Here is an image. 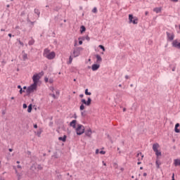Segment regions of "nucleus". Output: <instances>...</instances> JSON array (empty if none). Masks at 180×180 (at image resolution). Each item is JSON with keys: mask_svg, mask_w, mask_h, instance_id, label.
Segmentation results:
<instances>
[{"mask_svg": "<svg viewBox=\"0 0 180 180\" xmlns=\"http://www.w3.org/2000/svg\"><path fill=\"white\" fill-rule=\"evenodd\" d=\"M41 133H43V130H41V129H39L37 131V136H38L39 137H40V136H41Z\"/></svg>", "mask_w": 180, "mask_h": 180, "instance_id": "nucleus-24", "label": "nucleus"}, {"mask_svg": "<svg viewBox=\"0 0 180 180\" xmlns=\"http://www.w3.org/2000/svg\"><path fill=\"white\" fill-rule=\"evenodd\" d=\"M101 67L100 64H94L91 66L92 71H98L99 70V68Z\"/></svg>", "mask_w": 180, "mask_h": 180, "instance_id": "nucleus-9", "label": "nucleus"}, {"mask_svg": "<svg viewBox=\"0 0 180 180\" xmlns=\"http://www.w3.org/2000/svg\"><path fill=\"white\" fill-rule=\"evenodd\" d=\"M155 153V155H157V157H160V155H161V151L158 150H155L154 151Z\"/></svg>", "mask_w": 180, "mask_h": 180, "instance_id": "nucleus-29", "label": "nucleus"}, {"mask_svg": "<svg viewBox=\"0 0 180 180\" xmlns=\"http://www.w3.org/2000/svg\"><path fill=\"white\" fill-rule=\"evenodd\" d=\"M58 140H59L60 141L65 142V141H67V136H66V135H64L63 136H60V137L58 138Z\"/></svg>", "mask_w": 180, "mask_h": 180, "instance_id": "nucleus-17", "label": "nucleus"}, {"mask_svg": "<svg viewBox=\"0 0 180 180\" xmlns=\"http://www.w3.org/2000/svg\"><path fill=\"white\" fill-rule=\"evenodd\" d=\"M99 153H100V152H99V149H96V154H99Z\"/></svg>", "mask_w": 180, "mask_h": 180, "instance_id": "nucleus-51", "label": "nucleus"}, {"mask_svg": "<svg viewBox=\"0 0 180 180\" xmlns=\"http://www.w3.org/2000/svg\"><path fill=\"white\" fill-rule=\"evenodd\" d=\"M79 44L81 46V44H82V39H80L79 41Z\"/></svg>", "mask_w": 180, "mask_h": 180, "instance_id": "nucleus-52", "label": "nucleus"}, {"mask_svg": "<svg viewBox=\"0 0 180 180\" xmlns=\"http://www.w3.org/2000/svg\"><path fill=\"white\" fill-rule=\"evenodd\" d=\"M22 53H23L22 60L23 61H26L27 60V53H25V51H22Z\"/></svg>", "mask_w": 180, "mask_h": 180, "instance_id": "nucleus-20", "label": "nucleus"}, {"mask_svg": "<svg viewBox=\"0 0 180 180\" xmlns=\"http://www.w3.org/2000/svg\"><path fill=\"white\" fill-rule=\"evenodd\" d=\"M179 127V123L176 124L175 127H174L175 133H180V130H179V129H178Z\"/></svg>", "mask_w": 180, "mask_h": 180, "instance_id": "nucleus-18", "label": "nucleus"}, {"mask_svg": "<svg viewBox=\"0 0 180 180\" xmlns=\"http://www.w3.org/2000/svg\"><path fill=\"white\" fill-rule=\"evenodd\" d=\"M12 37V34H8V37Z\"/></svg>", "mask_w": 180, "mask_h": 180, "instance_id": "nucleus-63", "label": "nucleus"}, {"mask_svg": "<svg viewBox=\"0 0 180 180\" xmlns=\"http://www.w3.org/2000/svg\"><path fill=\"white\" fill-rule=\"evenodd\" d=\"M29 46H33L34 44V39H32L28 42Z\"/></svg>", "mask_w": 180, "mask_h": 180, "instance_id": "nucleus-26", "label": "nucleus"}, {"mask_svg": "<svg viewBox=\"0 0 180 180\" xmlns=\"http://www.w3.org/2000/svg\"><path fill=\"white\" fill-rule=\"evenodd\" d=\"M85 30H86V28L85 27V26L82 25L80 27V32L84 33V32H85Z\"/></svg>", "mask_w": 180, "mask_h": 180, "instance_id": "nucleus-25", "label": "nucleus"}, {"mask_svg": "<svg viewBox=\"0 0 180 180\" xmlns=\"http://www.w3.org/2000/svg\"><path fill=\"white\" fill-rule=\"evenodd\" d=\"M172 2H178L179 0H171Z\"/></svg>", "mask_w": 180, "mask_h": 180, "instance_id": "nucleus-56", "label": "nucleus"}, {"mask_svg": "<svg viewBox=\"0 0 180 180\" xmlns=\"http://www.w3.org/2000/svg\"><path fill=\"white\" fill-rule=\"evenodd\" d=\"M49 53H50V49H44V53H43V56H44V57H46V56H47L48 54H49Z\"/></svg>", "mask_w": 180, "mask_h": 180, "instance_id": "nucleus-19", "label": "nucleus"}, {"mask_svg": "<svg viewBox=\"0 0 180 180\" xmlns=\"http://www.w3.org/2000/svg\"><path fill=\"white\" fill-rule=\"evenodd\" d=\"M71 63H72V57L70 56L68 64H71Z\"/></svg>", "mask_w": 180, "mask_h": 180, "instance_id": "nucleus-38", "label": "nucleus"}, {"mask_svg": "<svg viewBox=\"0 0 180 180\" xmlns=\"http://www.w3.org/2000/svg\"><path fill=\"white\" fill-rule=\"evenodd\" d=\"M22 108H23V109H27V105L26 103H24L22 105Z\"/></svg>", "mask_w": 180, "mask_h": 180, "instance_id": "nucleus-43", "label": "nucleus"}, {"mask_svg": "<svg viewBox=\"0 0 180 180\" xmlns=\"http://www.w3.org/2000/svg\"><path fill=\"white\" fill-rule=\"evenodd\" d=\"M70 126L71 127H73V129H75L77 127V120H73L70 123Z\"/></svg>", "mask_w": 180, "mask_h": 180, "instance_id": "nucleus-11", "label": "nucleus"}, {"mask_svg": "<svg viewBox=\"0 0 180 180\" xmlns=\"http://www.w3.org/2000/svg\"><path fill=\"white\" fill-rule=\"evenodd\" d=\"M19 92H20V94H23V92H25V90H23L22 88H20Z\"/></svg>", "mask_w": 180, "mask_h": 180, "instance_id": "nucleus-41", "label": "nucleus"}, {"mask_svg": "<svg viewBox=\"0 0 180 180\" xmlns=\"http://www.w3.org/2000/svg\"><path fill=\"white\" fill-rule=\"evenodd\" d=\"M8 150L10 151V153H12L13 151V149L9 148Z\"/></svg>", "mask_w": 180, "mask_h": 180, "instance_id": "nucleus-54", "label": "nucleus"}, {"mask_svg": "<svg viewBox=\"0 0 180 180\" xmlns=\"http://www.w3.org/2000/svg\"><path fill=\"white\" fill-rule=\"evenodd\" d=\"M86 40H87V41H89V40H91V38L89 37L86 36Z\"/></svg>", "mask_w": 180, "mask_h": 180, "instance_id": "nucleus-48", "label": "nucleus"}, {"mask_svg": "<svg viewBox=\"0 0 180 180\" xmlns=\"http://www.w3.org/2000/svg\"><path fill=\"white\" fill-rule=\"evenodd\" d=\"M52 157L53 158H58V155L57 154V153H55Z\"/></svg>", "mask_w": 180, "mask_h": 180, "instance_id": "nucleus-37", "label": "nucleus"}, {"mask_svg": "<svg viewBox=\"0 0 180 180\" xmlns=\"http://www.w3.org/2000/svg\"><path fill=\"white\" fill-rule=\"evenodd\" d=\"M81 102L84 104L86 105V106H90L91 105V103L92 102V99H91L90 97H89L87 98V101L85 99H82Z\"/></svg>", "mask_w": 180, "mask_h": 180, "instance_id": "nucleus-7", "label": "nucleus"}, {"mask_svg": "<svg viewBox=\"0 0 180 180\" xmlns=\"http://www.w3.org/2000/svg\"><path fill=\"white\" fill-rule=\"evenodd\" d=\"M167 39H169V40H174V37H175V36L174 35V34H172L171 35V34H169V32H167Z\"/></svg>", "mask_w": 180, "mask_h": 180, "instance_id": "nucleus-13", "label": "nucleus"}, {"mask_svg": "<svg viewBox=\"0 0 180 180\" xmlns=\"http://www.w3.org/2000/svg\"><path fill=\"white\" fill-rule=\"evenodd\" d=\"M37 89V86L36 84H31L30 86L27 87V90H28V92H30L31 94L34 92Z\"/></svg>", "mask_w": 180, "mask_h": 180, "instance_id": "nucleus-5", "label": "nucleus"}, {"mask_svg": "<svg viewBox=\"0 0 180 180\" xmlns=\"http://www.w3.org/2000/svg\"><path fill=\"white\" fill-rule=\"evenodd\" d=\"M96 58H97L96 63L97 64H101L102 63V57H101L99 55H96Z\"/></svg>", "mask_w": 180, "mask_h": 180, "instance_id": "nucleus-15", "label": "nucleus"}, {"mask_svg": "<svg viewBox=\"0 0 180 180\" xmlns=\"http://www.w3.org/2000/svg\"><path fill=\"white\" fill-rule=\"evenodd\" d=\"M175 70H176V68L174 67V68H172V71H175Z\"/></svg>", "mask_w": 180, "mask_h": 180, "instance_id": "nucleus-64", "label": "nucleus"}, {"mask_svg": "<svg viewBox=\"0 0 180 180\" xmlns=\"http://www.w3.org/2000/svg\"><path fill=\"white\" fill-rule=\"evenodd\" d=\"M172 180H175V174H172Z\"/></svg>", "mask_w": 180, "mask_h": 180, "instance_id": "nucleus-47", "label": "nucleus"}, {"mask_svg": "<svg viewBox=\"0 0 180 180\" xmlns=\"http://www.w3.org/2000/svg\"><path fill=\"white\" fill-rule=\"evenodd\" d=\"M85 39H86V37H79V38H78V40H82V41L83 40V41H84V40H85Z\"/></svg>", "mask_w": 180, "mask_h": 180, "instance_id": "nucleus-39", "label": "nucleus"}, {"mask_svg": "<svg viewBox=\"0 0 180 180\" xmlns=\"http://www.w3.org/2000/svg\"><path fill=\"white\" fill-rule=\"evenodd\" d=\"M34 13H36L38 17L40 16V11H39V9H34Z\"/></svg>", "mask_w": 180, "mask_h": 180, "instance_id": "nucleus-31", "label": "nucleus"}, {"mask_svg": "<svg viewBox=\"0 0 180 180\" xmlns=\"http://www.w3.org/2000/svg\"><path fill=\"white\" fill-rule=\"evenodd\" d=\"M85 136H87V137H91L92 134V130L91 129L86 130L84 131Z\"/></svg>", "mask_w": 180, "mask_h": 180, "instance_id": "nucleus-12", "label": "nucleus"}, {"mask_svg": "<svg viewBox=\"0 0 180 180\" xmlns=\"http://www.w3.org/2000/svg\"><path fill=\"white\" fill-rule=\"evenodd\" d=\"M174 165H175V167H178V165H180V160H179V159L174 160Z\"/></svg>", "mask_w": 180, "mask_h": 180, "instance_id": "nucleus-22", "label": "nucleus"}, {"mask_svg": "<svg viewBox=\"0 0 180 180\" xmlns=\"http://www.w3.org/2000/svg\"><path fill=\"white\" fill-rule=\"evenodd\" d=\"M50 96H52L54 99H56V94H50Z\"/></svg>", "mask_w": 180, "mask_h": 180, "instance_id": "nucleus-44", "label": "nucleus"}, {"mask_svg": "<svg viewBox=\"0 0 180 180\" xmlns=\"http://www.w3.org/2000/svg\"><path fill=\"white\" fill-rule=\"evenodd\" d=\"M44 81H45V82H49V79L47 77H45Z\"/></svg>", "mask_w": 180, "mask_h": 180, "instance_id": "nucleus-50", "label": "nucleus"}, {"mask_svg": "<svg viewBox=\"0 0 180 180\" xmlns=\"http://www.w3.org/2000/svg\"><path fill=\"white\" fill-rule=\"evenodd\" d=\"M27 95L25 96H30V94H32L31 92H28V90H26Z\"/></svg>", "mask_w": 180, "mask_h": 180, "instance_id": "nucleus-42", "label": "nucleus"}, {"mask_svg": "<svg viewBox=\"0 0 180 180\" xmlns=\"http://www.w3.org/2000/svg\"><path fill=\"white\" fill-rule=\"evenodd\" d=\"M126 79H129V75L125 76Z\"/></svg>", "mask_w": 180, "mask_h": 180, "instance_id": "nucleus-58", "label": "nucleus"}, {"mask_svg": "<svg viewBox=\"0 0 180 180\" xmlns=\"http://www.w3.org/2000/svg\"><path fill=\"white\" fill-rule=\"evenodd\" d=\"M79 96L80 98H84V94H80Z\"/></svg>", "mask_w": 180, "mask_h": 180, "instance_id": "nucleus-59", "label": "nucleus"}, {"mask_svg": "<svg viewBox=\"0 0 180 180\" xmlns=\"http://www.w3.org/2000/svg\"><path fill=\"white\" fill-rule=\"evenodd\" d=\"M37 169V166L35 164H33L30 170L32 171V172H36V170Z\"/></svg>", "mask_w": 180, "mask_h": 180, "instance_id": "nucleus-14", "label": "nucleus"}, {"mask_svg": "<svg viewBox=\"0 0 180 180\" xmlns=\"http://www.w3.org/2000/svg\"><path fill=\"white\" fill-rule=\"evenodd\" d=\"M56 58V52L52 51L49 53H48V55H46L45 56V58H47L48 60H53Z\"/></svg>", "mask_w": 180, "mask_h": 180, "instance_id": "nucleus-6", "label": "nucleus"}, {"mask_svg": "<svg viewBox=\"0 0 180 180\" xmlns=\"http://www.w3.org/2000/svg\"><path fill=\"white\" fill-rule=\"evenodd\" d=\"M156 168H160V163H158V161H156Z\"/></svg>", "mask_w": 180, "mask_h": 180, "instance_id": "nucleus-45", "label": "nucleus"}, {"mask_svg": "<svg viewBox=\"0 0 180 180\" xmlns=\"http://www.w3.org/2000/svg\"><path fill=\"white\" fill-rule=\"evenodd\" d=\"M172 46L175 47L176 49H180V42H178L177 40L173 41Z\"/></svg>", "mask_w": 180, "mask_h": 180, "instance_id": "nucleus-8", "label": "nucleus"}, {"mask_svg": "<svg viewBox=\"0 0 180 180\" xmlns=\"http://www.w3.org/2000/svg\"><path fill=\"white\" fill-rule=\"evenodd\" d=\"M143 176H147V173H143Z\"/></svg>", "mask_w": 180, "mask_h": 180, "instance_id": "nucleus-62", "label": "nucleus"}, {"mask_svg": "<svg viewBox=\"0 0 180 180\" xmlns=\"http://www.w3.org/2000/svg\"><path fill=\"white\" fill-rule=\"evenodd\" d=\"M76 133L77 136H81V134H84L85 133V127L82 124H78L76 128Z\"/></svg>", "mask_w": 180, "mask_h": 180, "instance_id": "nucleus-1", "label": "nucleus"}, {"mask_svg": "<svg viewBox=\"0 0 180 180\" xmlns=\"http://www.w3.org/2000/svg\"><path fill=\"white\" fill-rule=\"evenodd\" d=\"M59 9H61V7L56 6L55 8H53V11H56V12H58Z\"/></svg>", "mask_w": 180, "mask_h": 180, "instance_id": "nucleus-34", "label": "nucleus"}, {"mask_svg": "<svg viewBox=\"0 0 180 180\" xmlns=\"http://www.w3.org/2000/svg\"><path fill=\"white\" fill-rule=\"evenodd\" d=\"M34 129H37V124H34Z\"/></svg>", "mask_w": 180, "mask_h": 180, "instance_id": "nucleus-53", "label": "nucleus"}, {"mask_svg": "<svg viewBox=\"0 0 180 180\" xmlns=\"http://www.w3.org/2000/svg\"><path fill=\"white\" fill-rule=\"evenodd\" d=\"M40 79V76L39 75H34L32 77L33 84L34 85L37 86V84H39V80Z\"/></svg>", "mask_w": 180, "mask_h": 180, "instance_id": "nucleus-3", "label": "nucleus"}, {"mask_svg": "<svg viewBox=\"0 0 180 180\" xmlns=\"http://www.w3.org/2000/svg\"><path fill=\"white\" fill-rule=\"evenodd\" d=\"M153 11L155 12L156 13H160V12H161V8H155L153 9Z\"/></svg>", "mask_w": 180, "mask_h": 180, "instance_id": "nucleus-23", "label": "nucleus"}, {"mask_svg": "<svg viewBox=\"0 0 180 180\" xmlns=\"http://www.w3.org/2000/svg\"><path fill=\"white\" fill-rule=\"evenodd\" d=\"M34 175H36V172H32V170H30V171H28L27 176H29V178H34Z\"/></svg>", "mask_w": 180, "mask_h": 180, "instance_id": "nucleus-10", "label": "nucleus"}, {"mask_svg": "<svg viewBox=\"0 0 180 180\" xmlns=\"http://www.w3.org/2000/svg\"><path fill=\"white\" fill-rule=\"evenodd\" d=\"M160 147V144L158 143H154L153 145V151H157L158 150V148Z\"/></svg>", "mask_w": 180, "mask_h": 180, "instance_id": "nucleus-16", "label": "nucleus"}, {"mask_svg": "<svg viewBox=\"0 0 180 180\" xmlns=\"http://www.w3.org/2000/svg\"><path fill=\"white\" fill-rule=\"evenodd\" d=\"M84 94H85V95H92V94L91 92L88 91V89H85Z\"/></svg>", "mask_w": 180, "mask_h": 180, "instance_id": "nucleus-32", "label": "nucleus"}, {"mask_svg": "<svg viewBox=\"0 0 180 180\" xmlns=\"http://www.w3.org/2000/svg\"><path fill=\"white\" fill-rule=\"evenodd\" d=\"M100 154L105 155V154H106V152L103 151V150H101Z\"/></svg>", "mask_w": 180, "mask_h": 180, "instance_id": "nucleus-46", "label": "nucleus"}, {"mask_svg": "<svg viewBox=\"0 0 180 180\" xmlns=\"http://www.w3.org/2000/svg\"><path fill=\"white\" fill-rule=\"evenodd\" d=\"M129 23H133L134 25H137L139 23V18L137 17H133L132 14L129 15Z\"/></svg>", "mask_w": 180, "mask_h": 180, "instance_id": "nucleus-2", "label": "nucleus"}, {"mask_svg": "<svg viewBox=\"0 0 180 180\" xmlns=\"http://www.w3.org/2000/svg\"><path fill=\"white\" fill-rule=\"evenodd\" d=\"M17 88H18V89H20V88H22V86L18 85V86H17Z\"/></svg>", "mask_w": 180, "mask_h": 180, "instance_id": "nucleus-55", "label": "nucleus"}, {"mask_svg": "<svg viewBox=\"0 0 180 180\" xmlns=\"http://www.w3.org/2000/svg\"><path fill=\"white\" fill-rule=\"evenodd\" d=\"M93 13H98V8L96 7H94L92 10Z\"/></svg>", "mask_w": 180, "mask_h": 180, "instance_id": "nucleus-33", "label": "nucleus"}, {"mask_svg": "<svg viewBox=\"0 0 180 180\" xmlns=\"http://www.w3.org/2000/svg\"><path fill=\"white\" fill-rule=\"evenodd\" d=\"M37 169H38V171H41V169H43V166H41V165H37Z\"/></svg>", "mask_w": 180, "mask_h": 180, "instance_id": "nucleus-28", "label": "nucleus"}, {"mask_svg": "<svg viewBox=\"0 0 180 180\" xmlns=\"http://www.w3.org/2000/svg\"><path fill=\"white\" fill-rule=\"evenodd\" d=\"M82 51V47H77L73 51L74 57H78L79 56V53Z\"/></svg>", "mask_w": 180, "mask_h": 180, "instance_id": "nucleus-4", "label": "nucleus"}, {"mask_svg": "<svg viewBox=\"0 0 180 180\" xmlns=\"http://www.w3.org/2000/svg\"><path fill=\"white\" fill-rule=\"evenodd\" d=\"M145 15H146V16H147V15H148V11H146Z\"/></svg>", "mask_w": 180, "mask_h": 180, "instance_id": "nucleus-57", "label": "nucleus"}, {"mask_svg": "<svg viewBox=\"0 0 180 180\" xmlns=\"http://www.w3.org/2000/svg\"><path fill=\"white\" fill-rule=\"evenodd\" d=\"M80 110H84V109H85V105H84V104H82L79 107Z\"/></svg>", "mask_w": 180, "mask_h": 180, "instance_id": "nucleus-35", "label": "nucleus"}, {"mask_svg": "<svg viewBox=\"0 0 180 180\" xmlns=\"http://www.w3.org/2000/svg\"><path fill=\"white\" fill-rule=\"evenodd\" d=\"M23 89H27V87L26 86H24Z\"/></svg>", "mask_w": 180, "mask_h": 180, "instance_id": "nucleus-60", "label": "nucleus"}, {"mask_svg": "<svg viewBox=\"0 0 180 180\" xmlns=\"http://www.w3.org/2000/svg\"><path fill=\"white\" fill-rule=\"evenodd\" d=\"M140 156L141 157V160H143V158H144V155H143V153H139L136 157L139 158Z\"/></svg>", "mask_w": 180, "mask_h": 180, "instance_id": "nucleus-30", "label": "nucleus"}, {"mask_svg": "<svg viewBox=\"0 0 180 180\" xmlns=\"http://www.w3.org/2000/svg\"><path fill=\"white\" fill-rule=\"evenodd\" d=\"M32 109H33V105L30 104V105H28V108H27V112H28V113H31Z\"/></svg>", "mask_w": 180, "mask_h": 180, "instance_id": "nucleus-21", "label": "nucleus"}, {"mask_svg": "<svg viewBox=\"0 0 180 180\" xmlns=\"http://www.w3.org/2000/svg\"><path fill=\"white\" fill-rule=\"evenodd\" d=\"M82 116L83 117H84V116H86V115H85V111L82 112Z\"/></svg>", "mask_w": 180, "mask_h": 180, "instance_id": "nucleus-49", "label": "nucleus"}, {"mask_svg": "<svg viewBox=\"0 0 180 180\" xmlns=\"http://www.w3.org/2000/svg\"><path fill=\"white\" fill-rule=\"evenodd\" d=\"M18 43H19V44H20V46H22V47H23L25 46L23 42H22L20 40L18 41Z\"/></svg>", "mask_w": 180, "mask_h": 180, "instance_id": "nucleus-40", "label": "nucleus"}, {"mask_svg": "<svg viewBox=\"0 0 180 180\" xmlns=\"http://www.w3.org/2000/svg\"><path fill=\"white\" fill-rule=\"evenodd\" d=\"M98 47H99V49H101V50H103V51H105V46H103V45H99Z\"/></svg>", "mask_w": 180, "mask_h": 180, "instance_id": "nucleus-36", "label": "nucleus"}, {"mask_svg": "<svg viewBox=\"0 0 180 180\" xmlns=\"http://www.w3.org/2000/svg\"><path fill=\"white\" fill-rule=\"evenodd\" d=\"M15 172H16V174H17L18 180L21 179H22V174L18 173V170H15Z\"/></svg>", "mask_w": 180, "mask_h": 180, "instance_id": "nucleus-27", "label": "nucleus"}, {"mask_svg": "<svg viewBox=\"0 0 180 180\" xmlns=\"http://www.w3.org/2000/svg\"><path fill=\"white\" fill-rule=\"evenodd\" d=\"M74 117H75V119H77V114L74 115Z\"/></svg>", "mask_w": 180, "mask_h": 180, "instance_id": "nucleus-61", "label": "nucleus"}]
</instances>
